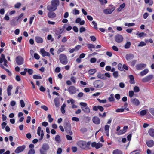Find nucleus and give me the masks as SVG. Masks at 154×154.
<instances>
[{"mask_svg":"<svg viewBox=\"0 0 154 154\" xmlns=\"http://www.w3.org/2000/svg\"><path fill=\"white\" fill-rule=\"evenodd\" d=\"M63 29L61 28L55 30V32L57 35H60L63 32Z\"/></svg>","mask_w":154,"mask_h":154,"instance_id":"obj_24","label":"nucleus"},{"mask_svg":"<svg viewBox=\"0 0 154 154\" xmlns=\"http://www.w3.org/2000/svg\"><path fill=\"white\" fill-rule=\"evenodd\" d=\"M35 40L38 43H42L43 42V39L39 36H36L35 38Z\"/></svg>","mask_w":154,"mask_h":154,"instance_id":"obj_22","label":"nucleus"},{"mask_svg":"<svg viewBox=\"0 0 154 154\" xmlns=\"http://www.w3.org/2000/svg\"><path fill=\"white\" fill-rule=\"evenodd\" d=\"M20 104L21 106L23 108L25 106V104L24 101L23 100H20Z\"/></svg>","mask_w":154,"mask_h":154,"instance_id":"obj_58","label":"nucleus"},{"mask_svg":"<svg viewBox=\"0 0 154 154\" xmlns=\"http://www.w3.org/2000/svg\"><path fill=\"white\" fill-rule=\"evenodd\" d=\"M41 127H39L37 129V134L38 136H40V138L39 139L40 140H41L43 138L44 136L43 130H41Z\"/></svg>","mask_w":154,"mask_h":154,"instance_id":"obj_11","label":"nucleus"},{"mask_svg":"<svg viewBox=\"0 0 154 154\" xmlns=\"http://www.w3.org/2000/svg\"><path fill=\"white\" fill-rule=\"evenodd\" d=\"M47 9L49 11H53L56 10L51 5H48L47 7Z\"/></svg>","mask_w":154,"mask_h":154,"instance_id":"obj_26","label":"nucleus"},{"mask_svg":"<svg viewBox=\"0 0 154 154\" xmlns=\"http://www.w3.org/2000/svg\"><path fill=\"white\" fill-rule=\"evenodd\" d=\"M79 12L78 10L74 9L73 10V14L74 15L79 14Z\"/></svg>","mask_w":154,"mask_h":154,"instance_id":"obj_46","label":"nucleus"},{"mask_svg":"<svg viewBox=\"0 0 154 154\" xmlns=\"http://www.w3.org/2000/svg\"><path fill=\"white\" fill-rule=\"evenodd\" d=\"M115 7L112 6L111 8L105 9L103 10V13L106 14H111L115 9Z\"/></svg>","mask_w":154,"mask_h":154,"instance_id":"obj_7","label":"nucleus"},{"mask_svg":"<svg viewBox=\"0 0 154 154\" xmlns=\"http://www.w3.org/2000/svg\"><path fill=\"white\" fill-rule=\"evenodd\" d=\"M109 125H106L104 127V129L105 131H109Z\"/></svg>","mask_w":154,"mask_h":154,"instance_id":"obj_62","label":"nucleus"},{"mask_svg":"<svg viewBox=\"0 0 154 154\" xmlns=\"http://www.w3.org/2000/svg\"><path fill=\"white\" fill-rule=\"evenodd\" d=\"M33 78L34 79H41L42 77L40 75H33Z\"/></svg>","mask_w":154,"mask_h":154,"instance_id":"obj_48","label":"nucleus"},{"mask_svg":"<svg viewBox=\"0 0 154 154\" xmlns=\"http://www.w3.org/2000/svg\"><path fill=\"white\" fill-rule=\"evenodd\" d=\"M130 101L132 103L135 105L138 106L140 104V103L139 100L136 98H131Z\"/></svg>","mask_w":154,"mask_h":154,"instance_id":"obj_13","label":"nucleus"},{"mask_svg":"<svg viewBox=\"0 0 154 154\" xmlns=\"http://www.w3.org/2000/svg\"><path fill=\"white\" fill-rule=\"evenodd\" d=\"M146 44L143 41H141L140 43L138 45L139 47H143L145 46Z\"/></svg>","mask_w":154,"mask_h":154,"instance_id":"obj_45","label":"nucleus"},{"mask_svg":"<svg viewBox=\"0 0 154 154\" xmlns=\"http://www.w3.org/2000/svg\"><path fill=\"white\" fill-rule=\"evenodd\" d=\"M49 149V146L48 144L43 143L39 149L40 154H47V151Z\"/></svg>","mask_w":154,"mask_h":154,"instance_id":"obj_2","label":"nucleus"},{"mask_svg":"<svg viewBox=\"0 0 154 154\" xmlns=\"http://www.w3.org/2000/svg\"><path fill=\"white\" fill-rule=\"evenodd\" d=\"M134 55L131 53L127 54L126 55L125 57L128 61H130L134 57Z\"/></svg>","mask_w":154,"mask_h":154,"instance_id":"obj_18","label":"nucleus"},{"mask_svg":"<svg viewBox=\"0 0 154 154\" xmlns=\"http://www.w3.org/2000/svg\"><path fill=\"white\" fill-rule=\"evenodd\" d=\"M104 77L110 78L111 77L110 74L109 73L106 72L104 74Z\"/></svg>","mask_w":154,"mask_h":154,"instance_id":"obj_63","label":"nucleus"},{"mask_svg":"<svg viewBox=\"0 0 154 154\" xmlns=\"http://www.w3.org/2000/svg\"><path fill=\"white\" fill-rule=\"evenodd\" d=\"M70 102L71 103V104L72 105V108H75L77 107V106L74 104L75 101L73 99H70Z\"/></svg>","mask_w":154,"mask_h":154,"instance_id":"obj_36","label":"nucleus"},{"mask_svg":"<svg viewBox=\"0 0 154 154\" xmlns=\"http://www.w3.org/2000/svg\"><path fill=\"white\" fill-rule=\"evenodd\" d=\"M108 100L110 102L113 101L114 100V94H112L110 95V97L108 98Z\"/></svg>","mask_w":154,"mask_h":154,"instance_id":"obj_40","label":"nucleus"},{"mask_svg":"<svg viewBox=\"0 0 154 154\" xmlns=\"http://www.w3.org/2000/svg\"><path fill=\"white\" fill-rule=\"evenodd\" d=\"M129 78L130 79L129 82L131 84H134L135 83L134 78L133 75H129Z\"/></svg>","mask_w":154,"mask_h":154,"instance_id":"obj_30","label":"nucleus"},{"mask_svg":"<svg viewBox=\"0 0 154 154\" xmlns=\"http://www.w3.org/2000/svg\"><path fill=\"white\" fill-rule=\"evenodd\" d=\"M131 45V42H127L125 45V48L126 49H128L129 48Z\"/></svg>","mask_w":154,"mask_h":154,"instance_id":"obj_43","label":"nucleus"},{"mask_svg":"<svg viewBox=\"0 0 154 154\" xmlns=\"http://www.w3.org/2000/svg\"><path fill=\"white\" fill-rule=\"evenodd\" d=\"M112 153L113 154H122V152L118 149L114 150Z\"/></svg>","mask_w":154,"mask_h":154,"instance_id":"obj_39","label":"nucleus"},{"mask_svg":"<svg viewBox=\"0 0 154 154\" xmlns=\"http://www.w3.org/2000/svg\"><path fill=\"white\" fill-rule=\"evenodd\" d=\"M64 127L65 131L70 135L73 134L72 132L71 131V125L69 121H66L64 124Z\"/></svg>","mask_w":154,"mask_h":154,"instance_id":"obj_3","label":"nucleus"},{"mask_svg":"<svg viewBox=\"0 0 154 154\" xmlns=\"http://www.w3.org/2000/svg\"><path fill=\"white\" fill-rule=\"evenodd\" d=\"M148 72L149 70L147 69H146L144 70L141 72L140 74L141 76H143L146 75Z\"/></svg>","mask_w":154,"mask_h":154,"instance_id":"obj_23","label":"nucleus"},{"mask_svg":"<svg viewBox=\"0 0 154 154\" xmlns=\"http://www.w3.org/2000/svg\"><path fill=\"white\" fill-rule=\"evenodd\" d=\"M115 39L116 42L120 43L123 41V38L121 35H117L115 36Z\"/></svg>","mask_w":154,"mask_h":154,"instance_id":"obj_15","label":"nucleus"},{"mask_svg":"<svg viewBox=\"0 0 154 154\" xmlns=\"http://www.w3.org/2000/svg\"><path fill=\"white\" fill-rule=\"evenodd\" d=\"M134 91L135 92H138L140 91L139 88L137 86H135L134 88Z\"/></svg>","mask_w":154,"mask_h":154,"instance_id":"obj_44","label":"nucleus"},{"mask_svg":"<svg viewBox=\"0 0 154 154\" xmlns=\"http://www.w3.org/2000/svg\"><path fill=\"white\" fill-rule=\"evenodd\" d=\"M135 23H125V26L128 27H131L134 26Z\"/></svg>","mask_w":154,"mask_h":154,"instance_id":"obj_42","label":"nucleus"},{"mask_svg":"<svg viewBox=\"0 0 154 154\" xmlns=\"http://www.w3.org/2000/svg\"><path fill=\"white\" fill-rule=\"evenodd\" d=\"M125 4L124 3L120 5L119 7L118 8L117 11L119 12L125 6Z\"/></svg>","mask_w":154,"mask_h":154,"instance_id":"obj_35","label":"nucleus"},{"mask_svg":"<svg viewBox=\"0 0 154 154\" xmlns=\"http://www.w3.org/2000/svg\"><path fill=\"white\" fill-rule=\"evenodd\" d=\"M66 106V105L64 103L63 104V105L62 106L61 108H60V110L61 111V112L62 113L64 114L65 112V111L64 110L65 108V107Z\"/></svg>","mask_w":154,"mask_h":154,"instance_id":"obj_34","label":"nucleus"},{"mask_svg":"<svg viewBox=\"0 0 154 154\" xmlns=\"http://www.w3.org/2000/svg\"><path fill=\"white\" fill-rule=\"evenodd\" d=\"M102 146V145L101 143H98L97 144H96V149H98L101 147Z\"/></svg>","mask_w":154,"mask_h":154,"instance_id":"obj_64","label":"nucleus"},{"mask_svg":"<svg viewBox=\"0 0 154 154\" xmlns=\"http://www.w3.org/2000/svg\"><path fill=\"white\" fill-rule=\"evenodd\" d=\"M13 88L12 86L11 85H9L7 88V94L8 96L11 95V91Z\"/></svg>","mask_w":154,"mask_h":154,"instance_id":"obj_25","label":"nucleus"},{"mask_svg":"<svg viewBox=\"0 0 154 154\" xmlns=\"http://www.w3.org/2000/svg\"><path fill=\"white\" fill-rule=\"evenodd\" d=\"M65 50V48L64 47L60 48L58 50V52L60 53L61 52Z\"/></svg>","mask_w":154,"mask_h":154,"instance_id":"obj_54","label":"nucleus"},{"mask_svg":"<svg viewBox=\"0 0 154 154\" xmlns=\"http://www.w3.org/2000/svg\"><path fill=\"white\" fill-rule=\"evenodd\" d=\"M35 151L34 149H31L29 150L28 153V154H34Z\"/></svg>","mask_w":154,"mask_h":154,"instance_id":"obj_49","label":"nucleus"},{"mask_svg":"<svg viewBox=\"0 0 154 154\" xmlns=\"http://www.w3.org/2000/svg\"><path fill=\"white\" fill-rule=\"evenodd\" d=\"M59 59L60 63L63 65L66 64L68 63L67 57L64 54H60L59 57Z\"/></svg>","mask_w":154,"mask_h":154,"instance_id":"obj_5","label":"nucleus"},{"mask_svg":"<svg viewBox=\"0 0 154 154\" xmlns=\"http://www.w3.org/2000/svg\"><path fill=\"white\" fill-rule=\"evenodd\" d=\"M88 48L91 50V51L92 48H94L95 47V45L91 44H88L87 45Z\"/></svg>","mask_w":154,"mask_h":154,"instance_id":"obj_38","label":"nucleus"},{"mask_svg":"<svg viewBox=\"0 0 154 154\" xmlns=\"http://www.w3.org/2000/svg\"><path fill=\"white\" fill-rule=\"evenodd\" d=\"M40 52L42 53V55L43 57L45 56L50 57V53L48 52L45 51L43 49H41L40 50Z\"/></svg>","mask_w":154,"mask_h":154,"instance_id":"obj_17","label":"nucleus"},{"mask_svg":"<svg viewBox=\"0 0 154 154\" xmlns=\"http://www.w3.org/2000/svg\"><path fill=\"white\" fill-rule=\"evenodd\" d=\"M147 111V110H142L140 111V114L141 115L143 116L146 115V114Z\"/></svg>","mask_w":154,"mask_h":154,"instance_id":"obj_41","label":"nucleus"},{"mask_svg":"<svg viewBox=\"0 0 154 154\" xmlns=\"http://www.w3.org/2000/svg\"><path fill=\"white\" fill-rule=\"evenodd\" d=\"M147 146L149 147H151L154 145V141L152 140H150L146 142Z\"/></svg>","mask_w":154,"mask_h":154,"instance_id":"obj_21","label":"nucleus"},{"mask_svg":"<svg viewBox=\"0 0 154 154\" xmlns=\"http://www.w3.org/2000/svg\"><path fill=\"white\" fill-rule=\"evenodd\" d=\"M153 78V76L152 75H148L142 79V81L143 82H146L152 80Z\"/></svg>","mask_w":154,"mask_h":154,"instance_id":"obj_9","label":"nucleus"},{"mask_svg":"<svg viewBox=\"0 0 154 154\" xmlns=\"http://www.w3.org/2000/svg\"><path fill=\"white\" fill-rule=\"evenodd\" d=\"M69 93L71 94H75L76 93V88L73 86H71L69 87L68 89Z\"/></svg>","mask_w":154,"mask_h":154,"instance_id":"obj_10","label":"nucleus"},{"mask_svg":"<svg viewBox=\"0 0 154 154\" xmlns=\"http://www.w3.org/2000/svg\"><path fill=\"white\" fill-rule=\"evenodd\" d=\"M93 122L96 124H99L100 123V119L97 117H94L92 119Z\"/></svg>","mask_w":154,"mask_h":154,"instance_id":"obj_19","label":"nucleus"},{"mask_svg":"<svg viewBox=\"0 0 154 154\" xmlns=\"http://www.w3.org/2000/svg\"><path fill=\"white\" fill-rule=\"evenodd\" d=\"M97 100L100 103H106V99L101 100L100 99H97Z\"/></svg>","mask_w":154,"mask_h":154,"instance_id":"obj_53","label":"nucleus"},{"mask_svg":"<svg viewBox=\"0 0 154 154\" xmlns=\"http://www.w3.org/2000/svg\"><path fill=\"white\" fill-rule=\"evenodd\" d=\"M134 94V91H129V96L130 97H132Z\"/></svg>","mask_w":154,"mask_h":154,"instance_id":"obj_52","label":"nucleus"},{"mask_svg":"<svg viewBox=\"0 0 154 154\" xmlns=\"http://www.w3.org/2000/svg\"><path fill=\"white\" fill-rule=\"evenodd\" d=\"M77 145L82 149L88 150L90 149V146L91 145V142H86L85 141H80L78 142Z\"/></svg>","mask_w":154,"mask_h":154,"instance_id":"obj_1","label":"nucleus"},{"mask_svg":"<svg viewBox=\"0 0 154 154\" xmlns=\"http://www.w3.org/2000/svg\"><path fill=\"white\" fill-rule=\"evenodd\" d=\"M146 65L145 64L140 63L136 65L135 67L137 70H141L146 67Z\"/></svg>","mask_w":154,"mask_h":154,"instance_id":"obj_12","label":"nucleus"},{"mask_svg":"<svg viewBox=\"0 0 154 154\" xmlns=\"http://www.w3.org/2000/svg\"><path fill=\"white\" fill-rule=\"evenodd\" d=\"M41 108L45 111H47L48 109V107L45 105L42 106L41 107Z\"/></svg>","mask_w":154,"mask_h":154,"instance_id":"obj_57","label":"nucleus"},{"mask_svg":"<svg viewBox=\"0 0 154 154\" xmlns=\"http://www.w3.org/2000/svg\"><path fill=\"white\" fill-rule=\"evenodd\" d=\"M97 60L95 58H92L90 59V61L92 63H94Z\"/></svg>","mask_w":154,"mask_h":154,"instance_id":"obj_60","label":"nucleus"},{"mask_svg":"<svg viewBox=\"0 0 154 154\" xmlns=\"http://www.w3.org/2000/svg\"><path fill=\"white\" fill-rule=\"evenodd\" d=\"M11 25L12 26H15L17 24L16 23V22L14 20H13L11 22Z\"/></svg>","mask_w":154,"mask_h":154,"instance_id":"obj_61","label":"nucleus"},{"mask_svg":"<svg viewBox=\"0 0 154 154\" xmlns=\"http://www.w3.org/2000/svg\"><path fill=\"white\" fill-rule=\"evenodd\" d=\"M118 69L121 71L123 70V66L121 63H119L118 65Z\"/></svg>","mask_w":154,"mask_h":154,"instance_id":"obj_50","label":"nucleus"},{"mask_svg":"<svg viewBox=\"0 0 154 154\" xmlns=\"http://www.w3.org/2000/svg\"><path fill=\"white\" fill-rule=\"evenodd\" d=\"M48 16L50 18H54L56 17V14L54 12H49L48 13Z\"/></svg>","mask_w":154,"mask_h":154,"instance_id":"obj_20","label":"nucleus"},{"mask_svg":"<svg viewBox=\"0 0 154 154\" xmlns=\"http://www.w3.org/2000/svg\"><path fill=\"white\" fill-rule=\"evenodd\" d=\"M51 5L54 6L56 10L57 9V7L59 5V0H53L51 2Z\"/></svg>","mask_w":154,"mask_h":154,"instance_id":"obj_16","label":"nucleus"},{"mask_svg":"<svg viewBox=\"0 0 154 154\" xmlns=\"http://www.w3.org/2000/svg\"><path fill=\"white\" fill-rule=\"evenodd\" d=\"M55 140L58 143H59L61 141V139L60 136L58 135H56L55 138Z\"/></svg>","mask_w":154,"mask_h":154,"instance_id":"obj_33","label":"nucleus"},{"mask_svg":"<svg viewBox=\"0 0 154 154\" xmlns=\"http://www.w3.org/2000/svg\"><path fill=\"white\" fill-rule=\"evenodd\" d=\"M85 31V29L84 27H82L80 28L79 32L80 33H82Z\"/></svg>","mask_w":154,"mask_h":154,"instance_id":"obj_59","label":"nucleus"},{"mask_svg":"<svg viewBox=\"0 0 154 154\" xmlns=\"http://www.w3.org/2000/svg\"><path fill=\"white\" fill-rule=\"evenodd\" d=\"M25 146L23 145L21 146L18 147L15 150V152L19 153L23 151L25 149Z\"/></svg>","mask_w":154,"mask_h":154,"instance_id":"obj_14","label":"nucleus"},{"mask_svg":"<svg viewBox=\"0 0 154 154\" xmlns=\"http://www.w3.org/2000/svg\"><path fill=\"white\" fill-rule=\"evenodd\" d=\"M54 102L55 105L57 107H58L59 106V102L58 98H56L54 99Z\"/></svg>","mask_w":154,"mask_h":154,"instance_id":"obj_31","label":"nucleus"},{"mask_svg":"<svg viewBox=\"0 0 154 154\" xmlns=\"http://www.w3.org/2000/svg\"><path fill=\"white\" fill-rule=\"evenodd\" d=\"M148 133L152 137H154V129L150 128L148 131Z\"/></svg>","mask_w":154,"mask_h":154,"instance_id":"obj_28","label":"nucleus"},{"mask_svg":"<svg viewBox=\"0 0 154 154\" xmlns=\"http://www.w3.org/2000/svg\"><path fill=\"white\" fill-rule=\"evenodd\" d=\"M48 119V122H51L53 120V119L51 118V116L50 114H48L47 117Z\"/></svg>","mask_w":154,"mask_h":154,"instance_id":"obj_47","label":"nucleus"},{"mask_svg":"<svg viewBox=\"0 0 154 154\" xmlns=\"http://www.w3.org/2000/svg\"><path fill=\"white\" fill-rule=\"evenodd\" d=\"M113 75L115 78H117L118 76V71H115L113 72Z\"/></svg>","mask_w":154,"mask_h":154,"instance_id":"obj_51","label":"nucleus"},{"mask_svg":"<svg viewBox=\"0 0 154 154\" xmlns=\"http://www.w3.org/2000/svg\"><path fill=\"white\" fill-rule=\"evenodd\" d=\"M150 112L153 116H154V108H150L149 109Z\"/></svg>","mask_w":154,"mask_h":154,"instance_id":"obj_56","label":"nucleus"},{"mask_svg":"<svg viewBox=\"0 0 154 154\" xmlns=\"http://www.w3.org/2000/svg\"><path fill=\"white\" fill-rule=\"evenodd\" d=\"M15 60L17 64L19 65H22L23 63L24 59L20 56L16 57Z\"/></svg>","mask_w":154,"mask_h":154,"instance_id":"obj_8","label":"nucleus"},{"mask_svg":"<svg viewBox=\"0 0 154 154\" xmlns=\"http://www.w3.org/2000/svg\"><path fill=\"white\" fill-rule=\"evenodd\" d=\"M97 77L98 78L101 79L103 80H106V78L104 77V74H101L100 72L98 73Z\"/></svg>","mask_w":154,"mask_h":154,"instance_id":"obj_27","label":"nucleus"},{"mask_svg":"<svg viewBox=\"0 0 154 154\" xmlns=\"http://www.w3.org/2000/svg\"><path fill=\"white\" fill-rule=\"evenodd\" d=\"M97 71L96 69H91L89 70L88 71V73L91 75H92L95 73Z\"/></svg>","mask_w":154,"mask_h":154,"instance_id":"obj_29","label":"nucleus"},{"mask_svg":"<svg viewBox=\"0 0 154 154\" xmlns=\"http://www.w3.org/2000/svg\"><path fill=\"white\" fill-rule=\"evenodd\" d=\"M47 39L48 40H51V42H53L54 41V39L52 38V35H49L48 36Z\"/></svg>","mask_w":154,"mask_h":154,"instance_id":"obj_55","label":"nucleus"},{"mask_svg":"<svg viewBox=\"0 0 154 154\" xmlns=\"http://www.w3.org/2000/svg\"><path fill=\"white\" fill-rule=\"evenodd\" d=\"M146 4H148L150 6L152 5L153 3V0H144Z\"/></svg>","mask_w":154,"mask_h":154,"instance_id":"obj_37","label":"nucleus"},{"mask_svg":"<svg viewBox=\"0 0 154 154\" xmlns=\"http://www.w3.org/2000/svg\"><path fill=\"white\" fill-rule=\"evenodd\" d=\"M136 35L138 36L139 38H141L143 36H145L146 34L144 32L139 33V32H137L136 33Z\"/></svg>","mask_w":154,"mask_h":154,"instance_id":"obj_32","label":"nucleus"},{"mask_svg":"<svg viewBox=\"0 0 154 154\" xmlns=\"http://www.w3.org/2000/svg\"><path fill=\"white\" fill-rule=\"evenodd\" d=\"M80 105L81 106V108L82 110L85 113L88 114L90 112V109L87 106V104L85 103L81 102Z\"/></svg>","mask_w":154,"mask_h":154,"instance_id":"obj_4","label":"nucleus"},{"mask_svg":"<svg viewBox=\"0 0 154 154\" xmlns=\"http://www.w3.org/2000/svg\"><path fill=\"white\" fill-rule=\"evenodd\" d=\"M93 85L95 88H100L103 86V83L100 80H97L94 82Z\"/></svg>","mask_w":154,"mask_h":154,"instance_id":"obj_6","label":"nucleus"}]
</instances>
